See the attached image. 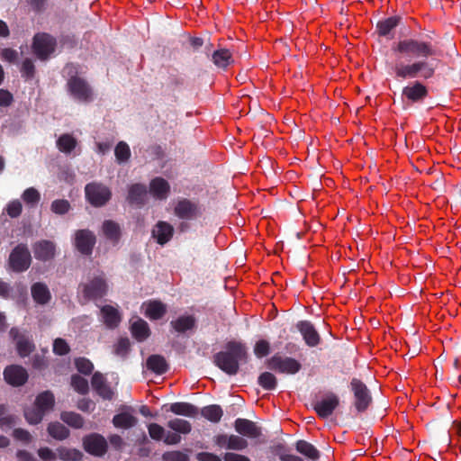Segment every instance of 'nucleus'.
<instances>
[{"label":"nucleus","mask_w":461,"mask_h":461,"mask_svg":"<svg viewBox=\"0 0 461 461\" xmlns=\"http://www.w3.org/2000/svg\"><path fill=\"white\" fill-rule=\"evenodd\" d=\"M130 351L131 342L128 338H120L113 345V353L122 358H125Z\"/></svg>","instance_id":"46"},{"label":"nucleus","mask_w":461,"mask_h":461,"mask_svg":"<svg viewBox=\"0 0 461 461\" xmlns=\"http://www.w3.org/2000/svg\"><path fill=\"white\" fill-rule=\"evenodd\" d=\"M167 426L178 434H188L192 430V425L188 420L178 418L170 420Z\"/></svg>","instance_id":"43"},{"label":"nucleus","mask_w":461,"mask_h":461,"mask_svg":"<svg viewBox=\"0 0 461 461\" xmlns=\"http://www.w3.org/2000/svg\"><path fill=\"white\" fill-rule=\"evenodd\" d=\"M36 404L44 413L53 409L55 404L54 394L50 391L41 393L35 399Z\"/></svg>","instance_id":"35"},{"label":"nucleus","mask_w":461,"mask_h":461,"mask_svg":"<svg viewBox=\"0 0 461 461\" xmlns=\"http://www.w3.org/2000/svg\"><path fill=\"white\" fill-rule=\"evenodd\" d=\"M22 198L27 205L34 207L41 200V194L36 188L29 187L23 191Z\"/></svg>","instance_id":"47"},{"label":"nucleus","mask_w":461,"mask_h":461,"mask_svg":"<svg viewBox=\"0 0 461 461\" xmlns=\"http://www.w3.org/2000/svg\"><path fill=\"white\" fill-rule=\"evenodd\" d=\"M198 461H251L247 456L235 452H225L222 457L210 452H200L196 454Z\"/></svg>","instance_id":"21"},{"label":"nucleus","mask_w":461,"mask_h":461,"mask_svg":"<svg viewBox=\"0 0 461 461\" xmlns=\"http://www.w3.org/2000/svg\"><path fill=\"white\" fill-rule=\"evenodd\" d=\"M163 461H189V456L187 454L179 451H167L162 455Z\"/></svg>","instance_id":"55"},{"label":"nucleus","mask_w":461,"mask_h":461,"mask_svg":"<svg viewBox=\"0 0 461 461\" xmlns=\"http://www.w3.org/2000/svg\"><path fill=\"white\" fill-rule=\"evenodd\" d=\"M248 361V349L244 343L236 340L228 341L224 350L213 356V363L222 372L235 375L240 370V364Z\"/></svg>","instance_id":"2"},{"label":"nucleus","mask_w":461,"mask_h":461,"mask_svg":"<svg viewBox=\"0 0 461 461\" xmlns=\"http://www.w3.org/2000/svg\"><path fill=\"white\" fill-rule=\"evenodd\" d=\"M46 413H44L36 404L24 409V417L28 423L32 425L39 424Z\"/></svg>","instance_id":"42"},{"label":"nucleus","mask_w":461,"mask_h":461,"mask_svg":"<svg viewBox=\"0 0 461 461\" xmlns=\"http://www.w3.org/2000/svg\"><path fill=\"white\" fill-rule=\"evenodd\" d=\"M102 233L113 245H117L122 238L120 224L113 220H105L102 224Z\"/></svg>","instance_id":"23"},{"label":"nucleus","mask_w":461,"mask_h":461,"mask_svg":"<svg viewBox=\"0 0 461 461\" xmlns=\"http://www.w3.org/2000/svg\"><path fill=\"white\" fill-rule=\"evenodd\" d=\"M132 337L139 342L146 340L150 336V330L147 321L139 319L131 326Z\"/></svg>","instance_id":"32"},{"label":"nucleus","mask_w":461,"mask_h":461,"mask_svg":"<svg viewBox=\"0 0 461 461\" xmlns=\"http://www.w3.org/2000/svg\"><path fill=\"white\" fill-rule=\"evenodd\" d=\"M4 377L7 384L13 386H21L27 382L28 373L23 366L13 365L5 368Z\"/></svg>","instance_id":"16"},{"label":"nucleus","mask_w":461,"mask_h":461,"mask_svg":"<svg viewBox=\"0 0 461 461\" xmlns=\"http://www.w3.org/2000/svg\"><path fill=\"white\" fill-rule=\"evenodd\" d=\"M169 411L176 415L194 418L199 413V409L192 403L176 402L171 403Z\"/></svg>","instance_id":"29"},{"label":"nucleus","mask_w":461,"mask_h":461,"mask_svg":"<svg viewBox=\"0 0 461 461\" xmlns=\"http://www.w3.org/2000/svg\"><path fill=\"white\" fill-rule=\"evenodd\" d=\"M258 384L267 391H273L276 388L277 379L270 372H263L258 378Z\"/></svg>","instance_id":"44"},{"label":"nucleus","mask_w":461,"mask_h":461,"mask_svg":"<svg viewBox=\"0 0 461 461\" xmlns=\"http://www.w3.org/2000/svg\"><path fill=\"white\" fill-rule=\"evenodd\" d=\"M60 420L73 429H82L85 424L83 416L74 411H62Z\"/></svg>","instance_id":"38"},{"label":"nucleus","mask_w":461,"mask_h":461,"mask_svg":"<svg viewBox=\"0 0 461 461\" xmlns=\"http://www.w3.org/2000/svg\"><path fill=\"white\" fill-rule=\"evenodd\" d=\"M80 288L85 299L96 300L106 294L108 286L104 277L95 276L88 283L80 285Z\"/></svg>","instance_id":"10"},{"label":"nucleus","mask_w":461,"mask_h":461,"mask_svg":"<svg viewBox=\"0 0 461 461\" xmlns=\"http://www.w3.org/2000/svg\"><path fill=\"white\" fill-rule=\"evenodd\" d=\"M149 192L155 198L165 200L170 192V185L166 179L158 176L150 181Z\"/></svg>","instance_id":"27"},{"label":"nucleus","mask_w":461,"mask_h":461,"mask_svg":"<svg viewBox=\"0 0 461 461\" xmlns=\"http://www.w3.org/2000/svg\"><path fill=\"white\" fill-rule=\"evenodd\" d=\"M249 442L240 435H230L229 450L241 451L248 447Z\"/></svg>","instance_id":"50"},{"label":"nucleus","mask_w":461,"mask_h":461,"mask_svg":"<svg viewBox=\"0 0 461 461\" xmlns=\"http://www.w3.org/2000/svg\"><path fill=\"white\" fill-rule=\"evenodd\" d=\"M77 140L70 134H62L57 140L58 149L63 153H70L77 146Z\"/></svg>","instance_id":"41"},{"label":"nucleus","mask_w":461,"mask_h":461,"mask_svg":"<svg viewBox=\"0 0 461 461\" xmlns=\"http://www.w3.org/2000/svg\"><path fill=\"white\" fill-rule=\"evenodd\" d=\"M284 445L278 444L277 446H276V452L278 454L281 461H303V459L298 456L284 453Z\"/></svg>","instance_id":"60"},{"label":"nucleus","mask_w":461,"mask_h":461,"mask_svg":"<svg viewBox=\"0 0 461 461\" xmlns=\"http://www.w3.org/2000/svg\"><path fill=\"white\" fill-rule=\"evenodd\" d=\"M70 351L68 342L61 338H58L53 342V352L57 356H65Z\"/></svg>","instance_id":"54"},{"label":"nucleus","mask_w":461,"mask_h":461,"mask_svg":"<svg viewBox=\"0 0 461 461\" xmlns=\"http://www.w3.org/2000/svg\"><path fill=\"white\" fill-rule=\"evenodd\" d=\"M295 448L299 453L313 461H316L320 457L319 450L308 441L298 440L295 444Z\"/></svg>","instance_id":"37"},{"label":"nucleus","mask_w":461,"mask_h":461,"mask_svg":"<svg viewBox=\"0 0 461 461\" xmlns=\"http://www.w3.org/2000/svg\"><path fill=\"white\" fill-rule=\"evenodd\" d=\"M147 368L157 375L167 372L169 366L166 358L161 355H151L147 358Z\"/></svg>","instance_id":"30"},{"label":"nucleus","mask_w":461,"mask_h":461,"mask_svg":"<svg viewBox=\"0 0 461 461\" xmlns=\"http://www.w3.org/2000/svg\"><path fill=\"white\" fill-rule=\"evenodd\" d=\"M75 366L79 373L85 375H90L94 370L93 363L88 358L86 357L76 358Z\"/></svg>","instance_id":"51"},{"label":"nucleus","mask_w":461,"mask_h":461,"mask_svg":"<svg viewBox=\"0 0 461 461\" xmlns=\"http://www.w3.org/2000/svg\"><path fill=\"white\" fill-rule=\"evenodd\" d=\"M70 203L65 199H57L51 203L50 209L51 211L59 215H63L67 213L70 210Z\"/></svg>","instance_id":"52"},{"label":"nucleus","mask_w":461,"mask_h":461,"mask_svg":"<svg viewBox=\"0 0 461 461\" xmlns=\"http://www.w3.org/2000/svg\"><path fill=\"white\" fill-rule=\"evenodd\" d=\"M401 16L394 15L378 21L375 25V32L379 37L392 40L394 37V30L401 23Z\"/></svg>","instance_id":"18"},{"label":"nucleus","mask_w":461,"mask_h":461,"mask_svg":"<svg viewBox=\"0 0 461 461\" xmlns=\"http://www.w3.org/2000/svg\"><path fill=\"white\" fill-rule=\"evenodd\" d=\"M196 326V318L194 315H180L170 321V327L177 333L193 330Z\"/></svg>","instance_id":"26"},{"label":"nucleus","mask_w":461,"mask_h":461,"mask_svg":"<svg viewBox=\"0 0 461 461\" xmlns=\"http://www.w3.org/2000/svg\"><path fill=\"white\" fill-rule=\"evenodd\" d=\"M393 61H386L388 72L396 79L420 78L429 80L435 77L439 59L437 47L430 41L406 38L392 46Z\"/></svg>","instance_id":"1"},{"label":"nucleus","mask_w":461,"mask_h":461,"mask_svg":"<svg viewBox=\"0 0 461 461\" xmlns=\"http://www.w3.org/2000/svg\"><path fill=\"white\" fill-rule=\"evenodd\" d=\"M32 263L31 252L26 244H18L10 253L8 265L16 273L26 271Z\"/></svg>","instance_id":"5"},{"label":"nucleus","mask_w":461,"mask_h":461,"mask_svg":"<svg viewBox=\"0 0 461 461\" xmlns=\"http://www.w3.org/2000/svg\"><path fill=\"white\" fill-rule=\"evenodd\" d=\"M95 243L96 237L92 230L82 229L75 232L74 245L82 255L90 256Z\"/></svg>","instance_id":"11"},{"label":"nucleus","mask_w":461,"mask_h":461,"mask_svg":"<svg viewBox=\"0 0 461 461\" xmlns=\"http://www.w3.org/2000/svg\"><path fill=\"white\" fill-rule=\"evenodd\" d=\"M37 454L43 461H54L57 458V454L48 447H40Z\"/></svg>","instance_id":"61"},{"label":"nucleus","mask_w":461,"mask_h":461,"mask_svg":"<svg viewBox=\"0 0 461 461\" xmlns=\"http://www.w3.org/2000/svg\"><path fill=\"white\" fill-rule=\"evenodd\" d=\"M22 203L17 199L9 202L5 207V212L11 218L19 217L22 213Z\"/></svg>","instance_id":"56"},{"label":"nucleus","mask_w":461,"mask_h":461,"mask_svg":"<svg viewBox=\"0 0 461 461\" xmlns=\"http://www.w3.org/2000/svg\"><path fill=\"white\" fill-rule=\"evenodd\" d=\"M350 389L354 394V406L358 412H364L372 402V395L369 389L358 378H352L350 381Z\"/></svg>","instance_id":"7"},{"label":"nucleus","mask_w":461,"mask_h":461,"mask_svg":"<svg viewBox=\"0 0 461 461\" xmlns=\"http://www.w3.org/2000/svg\"><path fill=\"white\" fill-rule=\"evenodd\" d=\"M254 353L258 358H262L270 353V344L266 339H260L256 342Z\"/></svg>","instance_id":"57"},{"label":"nucleus","mask_w":461,"mask_h":461,"mask_svg":"<svg viewBox=\"0 0 461 461\" xmlns=\"http://www.w3.org/2000/svg\"><path fill=\"white\" fill-rule=\"evenodd\" d=\"M147 187L143 184H133L129 187L127 201L130 204L141 207L145 203Z\"/></svg>","instance_id":"24"},{"label":"nucleus","mask_w":461,"mask_h":461,"mask_svg":"<svg viewBox=\"0 0 461 461\" xmlns=\"http://www.w3.org/2000/svg\"><path fill=\"white\" fill-rule=\"evenodd\" d=\"M167 313V306L160 301L153 300L147 303L145 315L149 320L158 321Z\"/></svg>","instance_id":"31"},{"label":"nucleus","mask_w":461,"mask_h":461,"mask_svg":"<svg viewBox=\"0 0 461 461\" xmlns=\"http://www.w3.org/2000/svg\"><path fill=\"white\" fill-rule=\"evenodd\" d=\"M47 431L51 438L60 441L68 438L70 435L69 429L59 421L49 423Z\"/></svg>","instance_id":"34"},{"label":"nucleus","mask_w":461,"mask_h":461,"mask_svg":"<svg viewBox=\"0 0 461 461\" xmlns=\"http://www.w3.org/2000/svg\"><path fill=\"white\" fill-rule=\"evenodd\" d=\"M429 95L428 87L420 80H415L404 86L402 96L410 104L422 103Z\"/></svg>","instance_id":"12"},{"label":"nucleus","mask_w":461,"mask_h":461,"mask_svg":"<svg viewBox=\"0 0 461 461\" xmlns=\"http://www.w3.org/2000/svg\"><path fill=\"white\" fill-rule=\"evenodd\" d=\"M21 72L26 78H32L34 77L35 66L31 59H25L23 61Z\"/></svg>","instance_id":"58"},{"label":"nucleus","mask_w":461,"mask_h":461,"mask_svg":"<svg viewBox=\"0 0 461 461\" xmlns=\"http://www.w3.org/2000/svg\"><path fill=\"white\" fill-rule=\"evenodd\" d=\"M1 58L10 63H14L17 60L18 52L11 48H5L1 50Z\"/></svg>","instance_id":"63"},{"label":"nucleus","mask_w":461,"mask_h":461,"mask_svg":"<svg viewBox=\"0 0 461 461\" xmlns=\"http://www.w3.org/2000/svg\"><path fill=\"white\" fill-rule=\"evenodd\" d=\"M71 386L80 394H86L89 391L88 381L79 375L71 376Z\"/></svg>","instance_id":"48"},{"label":"nucleus","mask_w":461,"mask_h":461,"mask_svg":"<svg viewBox=\"0 0 461 461\" xmlns=\"http://www.w3.org/2000/svg\"><path fill=\"white\" fill-rule=\"evenodd\" d=\"M57 40L47 32H38L33 36L32 49L41 60L48 59L55 51Z\"/></svg>","instance_id":"3"},{"label":"nucleus","mask_w":461,"mask_h":461,"mask_svg":"<svg viewBox=\"0 0 461 461\" xmlns=\"http://www.w3.org/2000/svg\"><path fill=\"white\" fill-rule=\"evenodd\" d=\"M234 429L240 436L250 438H258L262 435L261 428L248 419L238 418L234 421Z\"/></svg>","instance_id":"17"},{"label":"nucleus","mask_w":461,"mask_h":461,"mask_svg":"<svg viewBox=\"0 0 461 461\" xmlns=\"http://www.w3.org/2000/svg\"><path fill=\"white\" fill-rule=\"evenodd\" d=\"M174 234L173 226L163 221H159L152 230V237L156 239L159 245L167 243Z\"/></svg>","instance_id":"22"},{"label":"nucleus","mask_w":461,"mask_h":461,"mask_svg":"<svg viewBox=\"0 0 461 461\" xmlns=\"http://www.w3.org/2000/svg\"><path fill=\"white\" fill-rule=\"evenodd\" d=\"M83 447L88 454L94 456H104L108 449L105 438L98 433H91L83 438Z\"/></svg>","instance_id":"9"},{"label":"nucleus","mask_w":461,"mask_h":461,"mask_svg":"<svg viewBox=\"0 0 461 461\" xmlns=\"http://www.w3.org/2000/svg\"><path fill=\"white\" fill-rule=\"evenodd\" d=\"M296 328L307 346L313 348L320 344L321 336L311 321H300L297 322Z\"/></svg>","instance_id":"15"},{"label":"nucleus","mask_w":461,"mask_h":461,"mask_svg":"<svg viewBox=\"0 0 461 461\" xmlns=\"http://www.w3.org/2000/svg\"><path fill=\"white\" fill-rule=\"evenodd\" d=\"M57 455L62 461H81L83 453L76 448L59 447L57 448Z\"/></svg>","instance_id":"40"},{"label":"nucleus","mask_w":461,"mask_h":461,"mask_svg":"<svg viewBox=\"0 0 461 461\" xmlns=\"http://www.w3.org/2000/svg\"><path fill=\"white\" fill-rule=\"evenodd\" d=\"M201 415L212 423H218L223 415V411L220 405L211 404L201 410Z\"/></svg>","instance_id":"39"},{"label":"nucleus","mask_w":461,"mask_h":461,"mask_svg":"<svg viewBox=\"0 0 461 461\" xmlns=\"http://www.w3.org/2000/svg\"><path fill=\"white\" fill-rule=\"evenodd\" d=\"M267 366L273 371L287 375H294L302 368L301 363L296 359L290 357H282L279 354H275L267 359Z\"/></svg>","instance_id":"6"},{"label":"nucleus","mask_w":461,"mask_h":461,"mask_svg":"<svg viewBox=\"0 0 461 461\" xmlns=\"http://www.w3.org/2000/svg\"><path fill=\"white\" fill-rule=\"evenodd\" d=\"M114 155L119 163L128 161L131 157L129 145L124 141H120L115 147Z\"/></svg>","instance_id":"49"},{"label":"nucleus","mask_w":461,"mask_h":461,"mask_svg":"<svg viewBox=\"0 0 461 461\" xmlns=\"http://www.w3.org/2000/svg\"><path fill=\"white\" fill-rule=\"evenodd\" d=\"M137 418L129 412H121L113 416V424L116 428L130 429L137 424Z\"/></svg>","instance_id":"36"},{"label":"nucleus","mask_w":461,"mask_h":461,"mask_svg":"<svg viewBox=\"0 0 461 461\" xmlns=\"http://www.w3.org/2000/svg\"><path fill=\"white\" fill-rule=\"evenodd\" d=\"M34 257L41 261H49L55 257L56 245L50 240H42L32 246Z\"/></svg>","instance_id":"20"},{"label":"nucleus","mask_w":461,"mask_h":461,"mask_svg":"<svg viewBox=\"0 0 461 461\" xmlns=\"http://www.w3.org/2000/svg\"><path fill=\"white\" fill-rule=\"evenodd\" d=\"M212 442L215 446H217L220 448H226L229 447V442H230V435L228 434H218L215 435L212 438Z\"/></svg>","instance_id":"62"},{"label":"nucleus","mask_w":461,"mask_h":461,"mask_svg":"<svg viewBox=\"0 0 461 461\" xmlns=\"http://www.w3.org/2000/svg\"><path fill=\"white\" fill-rule=\"evenodd\" d=\"M212 60L216 67L222 69L227 68V67L234 61L230 50L223 48L213 51Z\"/></svg>","instance_id":"33"},{"label":"nucleus","mask_w":461,"mask_h":461,"mask_svg":"<svg viewBox=\"0 0 461 461\" xmlns=\"http://www.w3.org/2000/svg\"><path fill=\"white\" fill-rule=\"evenodd\" d=\"M148 431L149 437L156 441L164 439L166 434L165 429L158 423H149L148 425Z\"/></svg>","instance_id":"53"},{"label":"nucleus","mask_w":461,"mask_h":461,"mask_svg":"<svg viewBox=\"0 0 461 461\" xmlns=\"http://www.w3.org/2000/svg\"><path fill=\"white\" fill-rule=\"evenodd\" d=\"M86 198L94 207L105 205L112 198V192L102 183L92 182L85 187Z\"/></svg>","instance_id":"4"},{"label":"nucleus","mask_w":461,"mask_h":461,"mask_svg":"<svg viewBox=\"0 0 461 461\" xmlns=\"http://www.w3.org/2000/svg\"><path fill=\"white\" fill-rule=\"evenodd\" d=\"M70 95L79 102L88 103L92 101L93 91L88 83L79 77H71L67 83Z\"/></svg>","instance_id":"8"},{"label":"nucleus","mask_w":461,"mask_h":461,"mask_svg":"<svg viewBox=\"0 0 461 461\" xmlns=\"http://www.w3.org/2000/svg\"><path fill=\"white\" fill-rule=\"evenodd\" d=\"M13 437L19 441H22L25 444H29L32 442V437L31 433L22 428L14 429L13 431Z\"/></svg>","instance_id":"59"},{"label":"nucleus","mask_w":461,"mask_h":461,"mask_svg":"<svg viewBox=\"0 0 461 461\" xmlns=\"http://www.w3.org/2000/svg\"><path fill=\"white\" fill-rule=\"evenodd\" d=\"M13 102V95L8 90L0 89V106L8 107Z\"/></svg>","instance_id":"64"},{"label":"nucleus","mask_w":461,"mask_h":461,"mask_svg":"<svg viewBox=\"0 0 461 461\" xmlns=\"http://www.w3.org/2000/svg\"><path fill=\"white\" fill-rule=\"evenodd\" d=\"M339 404V399L334 393H329L323 399L312 403V408L321 419L330 417Z\"/></svg>","instance_id":"14"},{"label":"nucleus","mask_w":461,"mask_h":461,"mask_svg":"<svg viewBox=\"0 0 461 461\" xmlns=\"http://www.w3.org/2000/svg\"><path fill=\"white\" fill-rule=\"evenodd\" d=\"M101 315L104 323L109 329L116 328L121 322V315L116 308L111 305H104L101 308Z\"/></svg>","instance_id":"28"},{"label":"nucleus","mask_w":461,"mask_h":461,"mask_svg":"<svg viewBox=\"0 0 461 461\" xmlns=\"http://www.w3.org/2000/svg\"><path fill=\"white\" fill-rule=\"evenodd\" d=\"M174 213L182 220H194L201 216L202 212L197 203L187 198H182L177 201Z\"/></svg>","instance_id":"13"},{"label":"nucleus","mask_w":461,"mask_h":461,"mask_svg":"<svg viewBox=\"0 0 461 461\" xmlns=\"http://www.w3.org/2000/svg\"><path fill=\"white\" fill-rule=\"evenodd\" d=\"M35 348L34 344L23 336H21L16 342V349L20 357L29 356Z\"/></svg>","instance_id":"45"},{"label":"nucleus","mask_w":461,"mask_h":461,"mask_svg":"<svg viewBox=\"0 0 461 461\" xmlns=\"http://www.w3.org/2000/svg\"><path fill=\"white\" fill-rule=\"evenodd\" d=\"M91 384L96 393L104 400L111 401L114 393L107 383L104 375L100 372H95L91 379Z\"/></svg>","instance_id":"19"},{"label":"nucleus","mask_w":461,"mask_h":461,"mask_svg":"<svg viewBox=\"0 0 461 461\" xmlns=\"http://www.w3.org/2000/svg\"><path fill=\"white\" fill-rule=\"evenodd\" d=\"M31 294L34 302L41 305H45L51 300L50 289L42 282L34 283L31 287Z\"/></svg>","instance_id":"25"}]
</instances>
